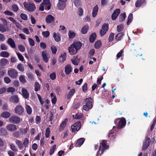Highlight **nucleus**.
Here are the masks:
<instances>
[{
    "instance_id": "nucleus-22",
    "label": "nucleus",
    "mask_w": 156,
    "mask_h": 156,
    "mask_svg": "<svg viewBox=\"0 0 156 156\" xmlns=\"http://www.w3.org/2000/svg\"><path fill=\"white\" fill-rule=\"evenodd\" d=\"M10 102L13 103H18L19 102L18 97L16 95L12 96L9 99Z\"/></svg>"
},
{
    "instance_id": "nucleus-39",
    "label": "nucleus",
    "mask_w": 156,
    "mask_h": 156,
    "mask_svg": "<svg viewBox=\"0 0 156 156\" xmlns=\"http://www.w3.org/2000/svg\"><path fill=\"white\" fill-rule=\"evenodd\" d=\"M16 143L18 146L19 148H23V144L22 143V142L21 141L19 140H16Z\"/></svg>"
},
{
    "instance_id": "nucleus-24",
    "label": "nucleus",
    "mask_w": 156,
    "mask_h": 156,
    "mask_svg": "<svg viewBox=\"0 0 156 156\" xmlns=\"http://www.w3.org/2000/svg\"><path fill=\"white\" fill-rule=\"evenodd\" d=\"M146 4V2L145 0H137L135 3V5L136 7H139L142 4L145 5Z\"/></svg>"
},
{
    "instance_id": "nucleus-3",
    "label": "nucleus",
    "mask_w": 156,
    "mask_h": 156,
    "mask_svg": "<svg viewBox=\"0 0 156 156\" xmlns=\"http://www.w3.org/2000/svg\"><path fill=\"white\" fill-rule=\"evenodd\" d=\"M51 7L49 0H43V2L41 5L39 9L41 11H43L44 9L48 10Z\"/></svg>"
},
{
    "instance_id": "nucleus-62",
    "label": "nucleus",
    "mask_w": 156,
    "mask_h": 156,
    "mask_svg": "<svg viewBox=\"0 0 156 156\" xmlns=\"http://www.w3.org/2000/svg\"><path fill=\"white\" fill-rule=\"evenodd\" d=\"M50 133V129L49 128H47L46 130L45 136L46 137L48 138L49 137Z\"/></svg>"
},
{
    "instance_id": "nucleus-6",
    "label": "nucleus",
    "mask_w": 156,
    "mask_h": 156,
    "mask_svg": "<svg viewBox=\"0 0 156 156\" xmlns=\"http://www.w3.org/2000/svg\"><path fill=\"white\" fill-rule=\"evenodd\" d=\"M108 24H104L102 26L101 29L100 31V34L101 36L104 35L108 31Z\"/></svg>"
},
{
    "instance_id": "nucleus-14",
    "label": "nucleus",
    "mask_w": 156,
    "mask_h": 156,
    "mask_svg": "<svg viewBox=\"0 0 156 156\" xmlns=\"http://www.w3.org/2000/svg\"><path fill=\"white\" fill-rule=\"evenodd\" d=\"M66 3L58 2L56 6V8L59 10H63L65 8Z\"/></svg>"
},
{
    "instance_id": "nucleus-58",
    "label": "nucleus",
    "mask_w": 156,
    "mask_h": 156,
    "mask_svg": "<svg viewBox=\"0 0 156 156\" xmlns=\"http://www.w3.org/2000/svg\"><path fill=\"white\" fill-rule=\"evenodd\" d=\"M16 54L19 60L22 61H23L24 60L23 56L20 53H17Z\"/></svg>"
},
{
    "instance_id": "nucleus-37",
    "label": "nucleus",
    "mask_w": 156,
    "mask_h": 156,
    "mask_svg": "<svg viewBox=\"0 0 156 156\" xmlns=\"http://www.w3.org/2000/svg\"><path fill=\"white\" fill-rule=\"evenodd\" d=\"M17 69L21 72H23L24 70V66L21 64H19L17 66Z\"/></svg>"
},
{
    "instance_id": "nucleus-20",
    "label": "nucleus",
    "mask_w": 156,
    "mask_h": 156,
    "mask_svg": "<svg viewBox=\"0 0 156 156\" xmlns=\"http://www.w3.org/2000/svg\"><path fill=\"white\" fill-rule=\"evenodd\" d=\"M126 121L124 119H122L119 122L118 124V127L119 128H121L123 126H124L126 124Z\"/></svg>"
},
{
    "instance_id": "nucleus-10",
    "label": "nucleus",
    "mask_w": 156,
    "mask_h": 156,
    "mask_svg": "<svg viewBox=\"0 0 156 156\" xmlns=\"http://www.w3.org/2000/svg\"><path fill=\"white\" fill-rule=\"evenodd\" d=\"M151 142V140L149 138L146 137L145 138V141L143 143L142 150H145L148 147L149 144Z\"/></svg>"
},
{
    "instance_id": "nucleus-48",
    "label": "nucleus",
    "mask_w": 156,
    "mask_h": 156,
    "mask_svg": "<svg viewBox=\"0 0 156 156\" xmlns=\"http://www.w3.org/2000/svg\"><path fill=\"white\" fill-rule=\"evenodd\" d=\"M20 17L22 20H27V16L25 14L21 13L20 14Z\"/></svg>"
},
{
    "instance_id": "nucleus-26",
    "label": "nucleus",
    "mask_w": 156,
    "mask_h": 156,
    "mask_svg": "<svg viewBox=\"0 0 156 156\" xmlns=\"http://www.w3.org/2000/svg\"><path fill=\"white\" fill-rule=\"evenodd\" d=\"M71 61L73 65H77L79 62V59L78 58L77 56H76L71 60Z\"/></svg>"
},
{
    "instance_id": "nucleus-36",
    "label": "nucleus",
    "mask_w": 156,
    "mask_h": 156,
    "mask_svg": "<svg viewBox=\"0 0 156 156\" xmlns=\"http://www.w3.org/2000/svg\"><path fill=\"white\" fill-rule=\"evenodd\" d=\"M66 54L64 53L63 55L59 57V60L61 62H63L66 60Z\"/></svg>"
},
{
    "instance_id": "nucleus-12",
    "label": "nucleus",
    "mask_w": 156,
    "mask_h": 156,
    "mask_svg": "<svg viewBox=\"0 0 156 156\" xmlns=\"http://www.w3.org/2000/svg\"><path fill=\"white\" fill-rule=\"evenodd\" d=\"M9 62L7 59L4 58L1 59L0 60V69L3 68Z\"/></svg>"
},
{
    "instance_id": "nucleus-9",
    "label": "nucleus",
    "mask_w": 156,
    "mask_h": 156,
    "mask_svg": "<svg viewBox=\"0 0 156 156\" xmlns=\"http://www.w3.org/2000/svg\"><path fill=\"white\" fill-rule=\"evenodd\" d=\"M9 122L12 123L17 124L20 121V119L18 117L13 116L11 117L9 119Z\"/></svg>"
},
{
    "instance_id": "nucleus-50",
    "label": "nucleus",
    "mask_w": 156,
    "mask_h": 156,
    "mask_svg": "<svg viewBox=\"0 0 156 156\" xmlns=\"http://www.w3.org/2000/svg\"><path fill=\"white\" fill-rule=\"evenodd\" d=\"M124 28L123 25L121 24L117 26V30L118 32L121 31Z\"/></svg>"
},
{
    "instance_id": "nucleus-40",
    "label": "nucleus",
    "mask_w": 156,
    "mask_h": 156,
    "mask_svg": "<svg viewBox=\"0 0 156 156\" xmlns=\"http://www.w3.org/2000/svg\"><path fill=\"white\" fill-rule=\"evenodd\" d=\"M75 35L76 34L74 32L71 31H69L68 36L70 39H73L75 36Z\"/></svg>"
},
{
    "instance_id": "nucleus-53",
    "label": "nucleus",
    "mask_w": 156,
    "mask_h": 156,
    "mask_svg": "<svg viewBox=\"0 0 156 156\" xmlns=\"http://www.w3.org/2000/svg\"><path fill=\"white\" fill-rule=\"evenodd\" d=\"M42 34L44 37H47L49 36L50 34L48 31H46L43 32Z\"/></svg>"
},
{
    "instance_id": "nucleus-2",
    "label": "nucleus",
    "mask_w": 156,
    "mask_h": 156,
    "mask_svg": "<svg viewBox=\"0 0 156 156\" xmlns=\"http://www.w3.org/2000/svg\"><path fill=\"white\" fill-rule=\"evenodd\" d=\"M93 100L90 98H88L85 99L83 101V109L86 111H88L89 109H91L93 106Z\"/></svg>"
},
{
    "instance_id": "nucleus-18",
    "label": "nucleus",
    "mask_w": 156,
    "mask_h": 156,
    "mask_svg": "<svg viewBox=\"0 0 156 156\" xmlns=\"http://www.w3.org/2000/svg\"><path fill=\"white\" fill-rule=\"evenodd\" d=\"M72 70V68L70 65H67L65 67V72L66 75L69 74Z\"/></svg>"
},
{
    "instance_id": "nucleus-47",
    "label": "nucleus",
    "mask_w": 156,
    "mask_h": 156,
    "mask_svg": "<svg viewBox=\"0 0 156 156\" xmlns=\"http://www.w3.org/2000/svg\"><path fill=\"white\" fill-rule=\"evenodd\" d=\"M7 133L6 131L3 128L0 129V135L2 136H4L6 135Z\"/></svg>"
},
{
    "instance_id": "nucleus-27",
    "label": "nucleus",
    "mask_w": 156,
    "mask_h": 156,
    "mask_svg": "<svg viewBox=\"0 0 156 156\" xmlns=\"http://www.w3.org/2000/svg\"><path fill=\"white\" fill-rule=\"evenodd\" d=\"M89 28V26L87 25H86L83 26L81 29V33L83 34H86Z\"/></svg>"
},
{
    "instance_id": "nucleus-7",
    "label": "nucleus",
    "mask_w": 156,
    "mask_h": 156,
    "mask_svg": "<svg viewBox=\"0 0 156 156\" xmlns=\"http://www.w3.org/2000/svg\"><path fill=\"white\" fill-rule=\"evenodd\" d=\"M81 127L80 123L79 122H77L74 123L71 127L72 132H75L79 130Z\"/></svg>"
},
{
    "instance_id": "nucleus-31",
    "label": "nucleus",
    "mask_w": 156,
    "mask_h": 156,
    "mask_svg": "<svg viewBox=\"0 0 156 156\" xmlns=\"http://www.w3.org/2000/svg\"><path fill=\"white\" fill-rule=\"evenodd\" d=\"M96 36V34L95 33H93L90 36L89 38L90 41L91 43L93 42Z\"/></svg>"
},
{
    "instance_id": "nucleus-60",
    "label": "nucleus",
    "mask_w": 156,
    "mask_h": 156,
    "mask_svg": "<svg viewBox=\"0 0 156 156\" xmlns=\"http://www.w3.org/2000/svg\"><path fill=\"white\" fill-rule=\"evenodd\" d=\"M4 82L8 84L11 82L10 79L8 77H5L4 79Z\"/></svg>"
},
{
    "instance_id": "nucleus-45",
    "label": "nucleus",
    "mask_w": 156,
    "mask_h": 156,
    "mask_svg": "<svg viewBox=\"0 0 156 156\" xmlns=\"http://www.w3.org/2000/svg\"><path fill=\"white\" fill-rule=\"evenodd\" d=\"M29 144V140L27 138H25L23 140V145L25 147H28V144Z\"/></svg>"
},
{
    "instance_id": "nucleus-28",
    "label": "nucleus",
    "mask_w": 156,
    "mask_h": 156,
    "mask_svg": "<svg viewBox=\"0 0 156 156\" xmlns=\"http://www.w3.org/2000/svg\"><path fill=\"white\" fill-rule=\"evenodd\" d=\"M98 10V7L96 5L94 7L93 9V12L92 13V16L94 17H95L97 13Z\"/></svg>"
},
{
    "instance_id": "nucleus-44",
    "label": "nucleus",
    "mask_w": 156,
    "mask_h": 156,
    "mask_svg": "<svg viewBox=\"0 0 156 156\" xmlns=\"http://www.w3.org/2000/svg\"><path fill=\"white\" fill-rule=\"evenodd\" d=\"M133 19V14L130 13L129 15L128 21L127 22V24L129 25L132 21Z\"/></svg>"
},
{
    "instance_id": "nucleus-51",
    "label": "nucleus",
    "mask_w": 156,
    "mask_h": 156,
    "mask_svg": "<svg viewBox=\"0 0 156 156\" xmlns=\"http://www.w3.org/2000/svg\"><path fill=\"white\" fill-rule=\"evenodd\" d=\"M123 35L124 34L122 33H120L118 34L116 36V39L118 40H119L120 38L122 37Z\"/></svg>"
},
{
    "instance_id": "nucleus-23",
    "label": "nucleus",
    "mask_w": 156,
    "mask_h": 156,
    "mask_svg": "<svg viewBox=\"0 0 156 156\" xmlns=\"http://www.w3.org/2000/svg\"><path fill=\"white\" fill-rule=\"evenodd\" d=\"M84 141L85 139L83 138H81L78 139L76 144V147H80L83 144Z\"/></svg>"
},
{
    "instance_id": "nucleus-54",
    "label": "nucleus",
    "mask_w": 156,
    "mask_h": 156,
    "mask_svg": "<svg viewBox=\"0 0 156 156\" xmlns=\"http://www.w3.org/2000/svg\"><path fill=\"white\" fill-rule=\"evenodd\" d=\"M27 75L28 78L30 80H32L34 78V76L33 74L30 72H28L27 73Z\"/></svg>"
},
{
    "instance_id": "nucleus-16",
    "label": "nucleus",
    "mask_w": 156,
    "mask_h": 156,
    "mask_svg": "<svg viewBox=\"0 0 156 156\" xmlns=\"http://www.w3.org/2000/svg\"><path fill=\"white\" fill-rule=\"evenodd\" d=\"M55 20L53 16L51 15H48L46 18V21L48 23H50L53 22Z\"/></svg>"
},
{
    "instance_id": "nucleus-30",
    "label": "nucleus",
    "mask_w": 156,
    "mask_h": 156,
    "mask_svg": "<svg viewBox=\"0 0 156 156\" xmlns=\"http://www.w3.org/2000/svg\"><path fill=\"white\" fill-rule=\"evenodd\" d=\"M53 37L55 40L57 42H58L60 40V35L58 34L54 33L53 34Z\"/></svg>"
},
{
    "instance_id": "nucleus-17",
    "label": "nucleus",
    "mask_w": 156,
    "mask_h": 156,
    "mask_svg": "<svg viewBox=\"0 0 156 156\" xmlns=\"http://www.w3.org/2000/svg\"><path fill=\"white\" fill-rule=\"evenodd\" d=\"M7 129L9 131H13L16 129V125L13 124H9L6 126Z\"/></svg>"
},
{
    "instance_id": "nucleus-64",
    "label": "nucleus",
    "mask_w": 156,
    "mask_h": 156,
    "mask_svg": "<svg viewBox=\"0 0 156 156\" xmlns=\"http://www.w3.org/2000/svg\"><path fill=\"white\" fill-rule=\"evenodd\" d=\"M12 8L13 10L15 12H17L18 9V6L16 5H12Z\"/></svg>"
},
{
    "instance_id": "nucleus-35",
    "label": "nucleus",
    "mask_w": 156,
    "mask_h": 156,
    "mask_svg": "<svg viewBox=\"0 0 156 156\" xmlns=\"http://www.w3.org/2000/svg\"><path fill=\"white\" fill-rule=\"evenodd\" d=\"M0 55L2 57L7 58L9 56V53L7 52L3 51L0 53Z\"/></svg>"
},
{
    "instance_id": "nucleus-15",
    "label": "nucleus",
    "mask_w": 156,
    "mask_h": 156,
    "mask_svg": "<svg viewBox=\"0 0 156 156\" xmlns=\"http://www.w3.org/2000/svg\"><path fill=\"white\" fill-rule=\"evenodd\" d=\"M120 12V9H117L114 12L112 15V18L113 20H115L119 14Z\"/></svg>"
},
{
    "instance_id": "nucleus-41",
    "label": "nucleus",
    "mask_w": 156,
    "mask_h": 156,
    "mask_svg": "<svg viewBox=\"0 0 156 156\" xmlns=\"http://www.w3.org/2000/svg\"><path fill=\"white\" fill-rule=\"evenodd\" d=\"M101 43L100 41H98L95 43L94 46L96 49H98L101 47Z\"/></svg>"
},
{
    "instance_id": "nucleus-56",
    "label": "nucleus",
    "mask_w": 156,
    "mask_h": 156,
    "mask_svg": "<svg viewBox=\"0 0 156 156\" xmlns=\"http://www.w3.org/2000/svg\"><path fill=\"white\" fill-rule=\"evenodd\" d=\"M28 39L30 45L32 46H34L35 44L34 41L33 39L31 38H28Z\"/></svg>"
},
{
    "instance_id": "nucleus-34",
    "label": "nucleus",
    "mask_w": 156,
    "mask_h": 156,
    "mask_svg": "<svg viewBox=\"0 0 156 156\" xmlns=\"http://www.w3.org/2000/svg\"><path fill=\"white\" fill-rule=\"evenodd\" d=\"M75 92V90L74 89H71L69 92L68 93L67 98L68 99H70L71 97L73 95Z\"/></svg>"
},
{
    "instance_id": "nucleus-29",
    "label": "nucleus",
    "mask_w": 156,
    "mask_h": 156,
    "mask_svg": "<svg viewBox=\"0 0 156 156\" xmlns=\"http://www.w3.org/2000/svg\"><path fill=\"white\" fill-rule=\"evenodd\" d=\"M10 116V113L7 112H3L1 114V117L5 118H8Z\"/></svg>"
},
{
    "instance_id": "nucleus-46",
    "label": "nucleus",
    "mask_w": 156,
    "mask_h": 156,
    "mask_svg": "<svg viewBox=\"0 0 156 156\" xmlns=\"http://www.w3.org/2000/svg\"><path fill=\"white\" fill-rule=\"evenodd\" d=\"M19 80L21 82L23 83H25L26 82L25 77L23 75L20 76Z\"/></svg>"
},
{
    "instance_id": "nucleus-42",
    "label": "nucleus",
    "mask_w": 156,
    "mask_h": 156,
    "mask_svg": "<svg viewBox=\"0 0 156 156\" xmlns=\"http://www.w3.org/2000/svg\"><path fill=\"white\" fill-rule=\"evenodd\" d=\"M26 108L27 110V113L28 114H30L32 112V110L31 107L28 105H26Z\"/></svg>"
},
{
    "instance_id": "nucleus-4",
    "label": "nucleus",
    "mask_w": 156,
    "mask_h": 156,
    "mask_svg": "<svg viewBox=\"0 0 156 156\" xmlns=\"http://www.w3.org/2000/svg\"><path fill=\"white\" fill-rule=\"evenodd\" d=\"M23 5L25 8L29 11H33L36 8L35 5L33 3L30 2H24Z\"/></svg>"
},
{
    "instance_id": "nucleus-59",
    "label": "nucleus",
    "mask_w": 156,
    "mask_h": 156,
    "mask_svg": "<svg viewBox=\"0 0 156 156\" xmlns=\"http://www.w3.org/2000/svg\"><path fill=\"white\" fill-rule=\"evenodd\" d=\"M6 31V29L2 25L0 24V31L2 32H4Z\"/></svg>"
},
{
    "instance_id": "nucleus-63",
    "label": "nucleus",
    "mask_w": 156,
    "mask_h": 156,
    "mask_svg": "<svg viewBox=\"0 0 156 156\" xmlns=\"http://www.w3.org/2000/svg\"><path fill=\"white\" fill-rule=\"evenodd\" d=\"M10 147L11 149L14 151H17L16 147L14 146V144H10Z\"/></svg>"
},
{
    "instance_id": "nucleus-57",
    "label": "nucleus",
    "mask_w": 156,
    "mask_h": 156,
    "mask_svg": "<svg viewBox=\"0 0 156 156\" xmlns=\"http://www.w3.org/2000/svg\"><path fill=\"white\" fill-rule=\"evenodd\" d=\"M114 34L113 33H112L110 34V35L109 37V39H108L109 41V42H111L113 40L114 37Z\"/></svg>"
},
{
    "instance_id": "nucleus-49",
    "label": "nucleus",
    "mask_w": 156,
    "mask_h": 156,
    "mask_svg": "<svg viewBox=\"0 0 156 156\" xmlns=\"http://www.w3.org/2000/svg\"><path fill=\"white\" fill-rule=\"evenodd\" d=\"M56 145H54L51 147L49 152V154L50 155H52L54 153V151L56 148Z\"/></svg>"
},
{
    "instance_id": "nucleus-13",
    "label": "nucleus",
    "mask_w": 156,
    "mask_h": 156,
    "mask_svg": "<svg viewBox=\"0 0 156 156\" xmlns=\"http://www.w3.org/2000/svg\"><path fill=\"white\" fill-rule=\"evenodd\" d=\"M15 111L16 113L20 115L23 112V108L21 106L18 105L16 107Z\"/></svg>"
},
{
    "instance_id": "nucleus-21",
    "label": "nucleus",
    "mask_w": 156,
    "mask_h": 156,
    "mask_svg": "<svg viewBox=\"0 0 156 156\" xmlns=\"http://www.w3.org/2000/svg\"><path fill=\"white\" fill-rule=\"evenodd\" d=\"M22 96L24 98H27L29 97V94L26 89L24 88H22Z\"/></svg>"
},
{
    "instance_id": "nucleus-1",
    "label": "nucleus",
    "mask_w": 156,
    "mask_h": 156,
    "mask_svg": "<svg viewBox=\"0 0 156 156\" xmlns=\"http://www.w3.org/2000/svg\"><path fill=\"white\" fill-rule=\"evenodd\" d=\"M82 46L81 43L79 42H74L69 47V52L71 55L76 54Z\"/></svg>"
},
{
    "instance_id": "nucleus-19",
    "label": "nucleus",
    "mask_w": 156,
    "mask_h": 156,
    "mask_svg": "<svg viewBox=\"0 0 156 156\" xmlns=\"http://www.w3.org/2000/svg\"><path fill=\"white\" fill-rule=\"evenodd\" d=\"M7 42L12 48H14L16 47V45L15 42L12 38H9Z\"/></svg>"
},
{
    "instance_id": "nucleus-25",
    "label": "nucleus",
    "mask_w": 156,
    "mask_h": 156,
    "mask_svg": "<svg viewBox=\"0 0 156 156\" xmlns=\"http://www.w3.org/2000/svg\"><path fill=\"white\" fill-rule=\"evenodd\" d=\"M67 119H66L64 121L61 123L59 129V130L60 131H62L64 127L66 126V122H67Z\"/></svg>"
},
{
    "instance_id": "nucleus-61",
    "label": "nucleus",
    "mask_w": 156,
    "mask_h": 156,
    "mask_svg": "<svg viewBox=\"0 0 156 156\" xmlns=\"http://www.w3.org/2000/svg\"><path fill=\"white\" fill-rule=\"evenodd\" d=\"M50 76L51 80H54L56 78V74L54 72L53 73L50 74Z\"/></svg>"
},
{
    "instance_id": "nucleus-8",
    "label": "nucleus",
    "mask_w": 156,
    "mask_h": 156,
    "mask_svg": "<svg viewBox=\"0 0 156 156\" xmlns=\"http://www.w3.org/2000/svg\"><path fill=\"white\" fill-rule=\"evenodd\" d=\"M42 56L43 58V61L47 63L49 59L50 58V56L46 51H44L42 53Z\"/></svg>"
},
{
    "instance_id": "nucleus-43",
    "label": "nucleus",
    "mask_w": 156,
    "mask_h": 156,
    "mask_svg": "<svg viewBox=\"0 0 156 156\" xmlns=\"http://www.w3.org/2000/svg\"><path fill=\"white\" fill-rule=\"evenodd\" d=\"M34 88L35 91H37L40 90V87L39 84L37 82H35L34 83Z\"/></svg>"
},
{
    "instance_id": "nucleus-11",
    "label": "nucleus",
    "mask_w": 156,
    "mask_h": 156,
    "mask_svg": "<svg viewBox=\"0 0 156 156\" xmlns=\"http://www.w3.org/2000/svg\"><path fill=\"white\" fill-rule=\"evenodd\" d=\"M101 144L102 146V148L101 147V146L99 148V151L98 152V153L99 151H101V154H102L103 152L104 151L105 149H107L108 148V145H106V141L105 140H102L101 143Z\"/></svg>"
},
{
    "instance_id": "nucleus-33",
    "label": "nucleus",
    "mask_w": 156,
    "mask_h": 156,
    "mask_svg": "<svg viewBox=\"0 0 156 156\" xmlns=\"http://www.w3.org/2000/svg\"><path fill=\"white\" fill-rule=\"evenodd\" d=\"M126 17V15L125 12L121 14L119 16V21L120 22L123 21L125 20Z\"/></svg>"
},
{
    "instance_id": "nucleus-32",
    "label": "nucleus",
    "mask_w": 156,
    "mask_h": 156,
    "mask_svg": "<svg viewBox=\"0 0 156 156\" xmlns=\"http://www.w3.org/2000/svg\"><path fill=\"white\" fill-rule=\"evenodd\" d=\"M55 111L53 110L50 112V116L49 117V120L50 121H52L55 115Z\"/></svg>"
},
{
    "instance_id": "nucleus-52",
    "label": "nucleus",
    "mask_w": 156,
    "mask_h": 156,
    "mask_svg": "<svg viewBox=\"0 0 156 156\" xmlns=\"http://www.w3.org/2000/svg\"><path fill=\"white\" fill-rule=\"evenodd\" d=\"M15 91V89L12 87H10L8 88L7 90L8 92L11 93L12 94H13Z\"/></svg>"
},
{
    "instance_id": "nucleus-38",
    "label": "nucleus",
    "mask_w": 156,
    "mask_h": 156,
    "mask_svg": "<svg viewBox=\"0 0 156 156\" xmlns=\"http://www.w3.org/2000/svg\"><path fill=\"white\" fill-rule=\"evenodd\" d=\"M72 2L77 7L80 6L81 4L80 0H72Z\"/></svg>"
},
{
    "instance_id": "nucleus-55",
    "label": "nucleus",
    "mask_w": 156,
    "mask_h": 156,
    "mask_svg": "<svg viewBox=\"0 0 156 156\" xmlns=\"http://www.w3.org/2000/svg\"><path fill=\"white\" fill-rule=\"evenodd\" d=\"M19 50L22 52H23L25 51V48L24 47L21 45H18Z\"/></svg>"
},
{
    "instance_id": "nucleus-5",
    "label": "nucleus",
    "mask_w": 156,
    "mask_h": 156,
    "mask_svg": "<svg viewBox=\"0 0 156 156\" xmlns=\"http://www.w3.org/2000/svg\"><path fill=\"white\" fill-rule=\"evenodd\" d=\"M8 74L9 76L14 79L16 78L18 76V72L16 70L14 69L8 70Z\"/></svg>"
}]
</instances>
